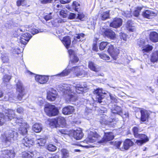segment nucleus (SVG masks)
Wrapping results in <instances>:
<instances>
[{"mask_svg": "<svg viewBox=\"0 0 158 158\" xmlns=\"http://www.w3.org/2000/svg\"><path fill=\"white\" fill-rule=\"evenodd\" d=\"M71 0H60V2L63 4H64L67 3L69 2Z\"/></svg>", "mask_w": 158, "mask_h": 158, "instance_id": "nucleus-63", "label": "nucleus"}, {"mask_svg": "<svg viewBox=\"0 0 158 158\" xmlns=\"http://www.w3.org/2000/svg\"><path fill=\"white\" fill-rule=\"evenodd\" d=\"M31 37V35L29 33H26L22 35L19 41L22 44L26 45Z\"/></svg>", "mask_w": 158, "mask_h": 158, "instance_id": "nucleus-16", "label": "nucleus"}, {"mask_svg": "<svg viewBox=\"0 0 158 158\" xmlns=\"http://www.w3.org/2000/svg\"><path fill=\"white\" fill-rule=\"evenodd\" d=\"M30 31L32 34L33 35H35L36 34L38 33L39 32H41L42 31L40 30L39 31L38 29H36L35 28L32 27L31 28Z\"/></svg>", "mask_w": 158, "mask_h": 158, "instance_id": "nucleus-53", "label": "nucleus"}, {"mask_svg": "<svg viewBox=\"0 0 158 158\" xmlns=\"http://www.w3.org/2000/svg\"><path fill=\"white\" fill-rule=\"evenodd\" d=\"M84 66H75L72 68V71L74 75L77 77H83L88 75L87 72L83 70Z\"/></svg>", "mask_w": 158, "mask_h": 158, "instance_id": "nucleus-6", "label": "nucleus"}, {"mask_svg": "<svg viewBox=\"0 0 158 158\" xmlns=\"http://www.w3.org/2000/svg\"><path fill=\"white\" fill-rule=\"evenodd\" d=\"M133 131L134 135L135 137H137L138 135V128L136 127H134L132 129Z\"/></svg>", "mask_w": 158, "mask_h": 158, "instance_id": "nucleus-54", "label": "nucleus"}, {"mask_svg": "<svg viewBox=\"0 0 158 158\" xmlns=\"http://www.w3.org/2000/svg\"><path fill=\"white\" fill-rule=\"evenodd\" d=\"M83 136V134L81 129L79 128L73 132V137L76 140L81 139Z\"/></svg>", "mask_w": 158, "mask_h": 158, "instance_id": "nucleus-23", "label": "nucleus"}, {"mask_svg": "<svg viewBox=\"0 0 158 158\" xmlns=\"http://www.w3.org/2000/svg\"><path fill=\"white\" fill-rule=\"evenodd\" d=\"M114 136L111 132L105 133V135L102 140L99 141L100 137L96 132L90 131L89 133L88 137L84 141V143H93L97 142L101 143L110 141L114 138Z\"/></svg>", "mask_w": 158, "mask_h": 158, "instance_id": "nucleus-3", "label": "nucleus"}, {"mask_svg": "<svg viewBox=\"0 0 158 158\" xmlns=\"http://www.w3.org/2000/svg\"><path fill=\"white\" fill-rule=\"evenodd\" d=\"M11 76L10 75L8 74H5L2 78L3 82L5 84L8 82L11 79Z\"/></svg>", "mask_w": 158, "mask_h": 158, "instance_id": "nucleus-40", "label": "nucleus"}, {"mask_svg": "<svg viewBox=\"0 0 158 158\" xmlns=\"http://www.w3.org/2000/svg\"><path fill=\"white\" fill-rule=\"evenodd\" d=\"M62 41L67 49L69 47L71 43V40L69 36H67L64 37Z\"/></svg>", "mask_w": 158, "mask_h": 158, "instance_id": "nucleus-28", "label": "nucleus"}, {"mask_svg": "<svg viewBox=\"0 0 158 158\" xmlns=\"http://www.w3.org/2000/svg\"><path fill=\"white\" fill-rule=\"evenodd\" d=\"M110 18V11L103 12L101 14V19L103 20H105Z\"/></svg>", "mask_w": 158, "mask_h": 158, "instance_id": "nucleus-35", "label": "nucleus"}, {"mask_svg": "<svg viewBox=\"0 0 158 158\" xmlns=\"http://www.w3.org/2000/svg\"><path fill=\"white\" fill-rule=\"evenodd\" d=\"M122 24V20L120 18H115L110 24V26L117 28L120 27Z\"/></svg>", "mask_w": 158, "mask_h": 158, "instance_id": "nucleus-17", "label": "nucleus"}, {"mask_svg": "<svg viewBox=\"0 0 158 158\" xmlns=\"http://www.w3.org/2000/svg\"><path fill=\"white\" fill-rule=\"evenodd\" d=\"M24 111L23 108L22 107H20L18 108L17 109V112L19 114H22Z\"/></svg>", "mask_w": 158, "mask_h": 158, "instance_id": "nucleus-61", "label": "nucleus"}, {"mask_svg": "<svg viewBox=\"0 0 158 158\" xmlns=\"http://www.w3.org/2000/svg\"><path fill=\"white\" fill-rule=\"evenodd\" d=\"M137 44V46H139V47L142 49L144 47V46L145 45V41L143 39L138 40Z\"/></svg>", "mask_w": 158, "mask_h": 158, "instance_id": "nucleus-44", "label": "nucleus"}, {"mask_svg": "<svg viewBox=\"0 0 158 158\" xmlns=\"http://www.w3.org/2000/svg\"><path fill=\"white\" fill-rule=\"evenodd\" d=\"M35 77V80L41 84L46 83L48 80V77L45 76L36 75Z\"/></svg>", "mask_w": 158, "mask_h": 158, "instance_id": "nucleus-19", "label": "nucleus"}, {"mask_svg": "<svg viewBox=\"0 0 158 158\" xmlns=\"http://www.w3.org/2000/svg\"><path fill=\"white\" fill-rule=\"evenodd\" d=\"M94 94L96 97V101H97L99 103H101L102 100L104 98L103 94H106L105 91L102 89H97L94 91Z\"/></svg>", "mask_w": 158, "mask_h": 158, "instance_id": "nucleus-11", "label": "nucleus"}, {"mask_svg": "<svg viewBox=\"0 0 158 158\" xmlns=\"http://www.w3.org/2000/svg\"><path fill=\"white\" fill-rule=\"evenodd\" d=\"M46 142V139L43 138H37L36 140V143L40 146H44Z\"/></svg>", "mask_w": 158, "mask_h": 158, "instance_id": "nucleus-37", "label": "nucleus"}, {"mask_svg": "<svg viewBox=\"0 0 158 158\" xmlns=\"http://www.w3.org/2000/svg\"><path fill=\"white\" fill-rule=\"evenodd\" d=\"M16 99L15 97L14 96L13 94L10 93H8L5 95L4 97V100L5 101H9L10 102H13V101Z\"/></svg>", "mask_w": 158, "mask_h": 158, "instance_id": "nucleus-31", "label": "nucleus"}, {"mask_svg": "<svg viewBox=\"0 0 158 158\" xmlns=\"http://www.w3.org/2000/svg\"><path fill=\"white\" fill-rule=\"evenodd\" d=\"M18 136V134L16 131L9 130L5 131L2 135V141L7 143L17 140Z\"/></svg>", "mask_w": 158, "mask_h": 158, "instance_id": "nucleus-4", "label": "nucleus"}, {"mask_svg": "<svg viewBox=\"0 0 158 158\" xmlns=\"http://www.w3.org/2000/svg\"><path fill=\"white\" fill-rule=\"evenodd\" d=\"M85 34L83 33H81L76 34L74 37V40L73 42L74 43L77 41H81L82 38L85 36Z\"/></svg>", "mask_w": 158, "mask_h": 158, "instance_id": "nucleus-32", "label": "nucleus"}, {"mask_svg": "<svg viewBox=\"0 0 158 158\" xmlns=\"http://www.w3.org/2000/svg\"><path fill=\"white\" fill-rule=\"evenodd\" d=\"M44 110L47 114L49 116L57 115L59 113L58 109L54 105L49 104L45 105Z\"/></svg>", "mask_w": 158, "mask_h": 158, "instance_id": "nucleus-5", "label": "nucleus"}, {"mask_svg": "<svg viewBox=\"0 0 158 158\" xmlns=\"http://www.w3.org/2000/svg\"><path fill=\"white\" fill-rule=\"evenodd\" d=\"M68 52L70 56V61L69 62V65L71 63L75 64L78 62L79 59L77 56L75 52L72 50H69Z\"/></svg>", "mask_w": 158, "mask_h": 158, "instance_id": "nucleus-15", "label": "nucleus"}, {"mask_svg": "<svg viewBox=\"0 0 158 158\" xmlns=\"http://www.w3.org/2000/svg\"><path fill=\"white\" fill-rule=\"evenodd\" d=\"M129 21H128L127 24V30L133 32L135 31V27H134L132 26L130 23H129Z\"/></svg>", "mask_w": 158, "mask_h": 158, "instance_id": "nucleus-52", "label": "nucleus"}, {"mask_svg": "<svg viewBox=\"0 0 158 158\" xmlns=\"http://www.w3.org/2000/svg\"><path fill=\"white\" fill-rule=\"evenodd\" d=\"M34 143V139L33 138L26 136L22 140L20 145L22 148H24L25 147H27L33 145Z\"/></svg>", "mask_w": 158, "mask_h": 158, "instance_id": "nucleus-10", "label": "nucleus"}, {"mask_svg": "<svg viewBox=\"0 0 158 158\" xmlns=\"http://www.w3.org/2000/svg\"><path fill=\"white\" fill-rule=\"evenodd\" d=\"M15 117L14 111L11 110H8L6 112L5 115L0 113V125H2L6 121L13 119L15 123L12 124L18 127L19 133L23 135H26L27 133L29 125L27 123H23L22 118L18 119Z\"/></svg>", "mask_w": 158, "mask_h": 158, "instance_id": "nucleus-2", "label": "nucleus"}, {"mask_svg": "<svg viewBox=\"0 0 158 158\" xmlns=\"http://www.w3.org/2000/svg\"><path fill=\"white\" fill-rule=\"evenodd\" d=\"M22 157L24 158H32L33 154L30 152H22Z\"/></svg>", "mask_w": 158, "mask_h": 158, "instance_id": "nucleus-36", "label": "nucleus"}, {"mask_svg": "<svg viewBox=\"0 0 158 158\" xmlns=\"http://www.w3.org/2000/svg\"><path fill=\"white\" fill-rule=\"evenodd\" d=\"M113 144L117 148L119 149L121 148H120V146L122 143V142L120 141H116L113 142Z\"/></svg>", "mask_w": 158, "mask_h": 158, "instance_id": "nucleus-56", "label": "nucleus"}, {"mask_svg": "<svg viewBox=\"0 0 158 158\" xmlns=\"http://www.w3.org/2000/svg\"><path fill=\"white\" fill-rule=\"evenodd\" d=\"M111 111L114 114H118L121 116L123 114L122 108L116 105H114V107H113L111 109Z\"/></svg>", "mask_w": 158, "mask_h": 158, "instance_id": "nucleus-25", "label": "nucleus"}, {"mask_svg": "<svg viewBox=\"0 0 158 158\" xmlns=\"http://www.w3.org/2000/svg\"><path fill=\"white\" fill-rule=\"evenodd\" d=\"M108 44H109L107 42H101L100 44V49L101 50H103L106 46H108Z\"/></svg>", "mask_w": 158, "mask_h": 158, "instance_id": "nucleus-46", "label": "nucleus"}, {"mask_svg": "<svg viewBox=\"0 0 158 158\" xmlns=\"http://www.w3.org/2000/svg\"><path fill=\"white\" fill-rule=\"evenodd\" d=\"M60 16L64 18H66L67 17L68 15L67 10H61L60 11Z\"/></svg>", "mask_w": 158, "mask_h": 158, "instance_id": "nucleus-49", "label": "nucleus"}, {"mask_svg": "<svg viewBox=\"0 0 158 158\" xmlns=\"http://www.w3.org/2000/svg\"><path fill=\"white\" fill-rule=\"evenodd\" d=\"M2 60L3 63H8L9 61L7 55L6 54H3L2 56Z\"/></svg>", "mask_w": 158, "mask_h": 158, "instance_id": "nucleus-43", "label": "nucleus"}, {"mask_svg": "<svg viewBox=\"0 0 158 158\" xmlns=\"http://www.w3.org/2000/svg\"><path fill=\"white\" fill-rule=\"evenodd\" d=\"M133 144L134 143L130 139H126L124 142L123 147L120 148V150L122 151L128 150Z\"/></svg>", "mask_w": 158, "mask_h": 158, "instance_id": "nucleus-20", "label": "nucleus"}, {"mask_svg": "<svg viewBox=\"0 0 158 158\" xmlns=\"http://www.w3.org/2000/svg\"><path fill=\"white\" fill-rule=\"evenodd\" d=\"M99 55L100 57L103 60H109L110 59V57L106 54L102 53L99 54Z\"/></svg>", "mask_w": 158, "mask_h": 158, "instance_id": "nucleus-51", "label": "nucleus"}, {"mask_svg": "<svg viewBox=\"0 0 158 158\" xmlns=\"http://www.w3.org/2000/svg\"><path fill=\"white\" fill-rule=\"evenodd\" d=\"M25 27H26L25 26H22L20 28H19L18 29V31H20L23 32V31H24L26 30L27 31L28 30L27 29H28V30H29V28L26 29Z\"/></svg>", "mask_w": 158, "mask_h": 158, "instance_id": "nucleus-59", "label": "nucleus"}, {"mask_svg": "<svg viewBox=\"0 0 158 158\" xmlns=\"http://www.w3.org/2000/svg\"><path fill=\"white\" fill-rule=\"evenodd\" d=\"M17 4L18 6H25L27 4L25 0H19L17 2Z\"/></svg>", "mask_w": 158, "mask_h": 158, "instance_id": "nucleus-50", "label": "nucleus"}, {"mask_svg": "<svg viewBox=\"0 0 158 158\" xmlns=\"http://www.w3.org/2000/svg\"><path fill=\"white\" fill-rule=\"evenodd\" d=\"M108 52L114 60H116L119 53V49L117 48H114L113 45L110 44H108Z\"/></svg>", "mask_w": 158, "mask_h": 158, "instance_id": "nucleus-9", "label": "nucleus"}, {"mask_svg": "<svg viewBox=\"0 0 158 158\" xmlns=\"http://www.w3.org/2000/svg\"><path fill=\"white\" fill-rule=\"evenodd\" d=\"M114 119L113 116L111 117L108 118V116L105 114H103L101 116L100 118V122L102 124L109 125L110 123L113 122Z\"/></svg>", "mask_w": 158, "mask_h": 158, "instance_id": "nucleus-13", "label": "nucleus"}, {"mask_svg": "<svg viewBox=\"0 0 158 158\" xmlns=\"http://www.w3.org/2000/svg\"><path fill=\"white\" fill-rule=\"evenodd\" d=\"M149 38L152 42H157L158 41V34L154 31L151 32L149 35Z\"/></svg>", "mask_w": 158, "mask_h": 158, "instance_id": "nucleus-29", "label": "nucleus"}, {"mask_svg": "<svg viewBox=\"0 0 158 158\" xmlns=\"http://www.w3.org/2000/svg\"><path fill=\"white\" fill-rule=\"evenodd\" d=\"M153 49L152 46L149 45H145L144 47L142 49L143 52H148L151 51Z\"/></svg>", "mask_w": 158, "mask_h": 158, "instance_id": "nucleus-41", "label": "nucleus"}, {"mask_svg": "<svg viewBox=\"0 0 158 158\" xmlns=\"http://www.w3.org/2000/svg\"><path fill=\"white\" fill-rule=\"evenodd\" d=\"M140 113L141 114V121L144 122L148 120L150 115L149 113L145 110H141Z\"/></svg>", "mask_w": 158, "mask_h": 158, "instance_id": "nucleus-26", "label": "nucleus"}, {"mask_svg": "<svg viewBox=\"0 0 158 158\" xmlns=\"http://www.w3.org/2000/svg\"><path fill=\"white\" fill-rule=\"evenodd\" d=\"M57 94L56 90L51 89L47 93V98L50 101H53L56 98Z\"/></svg>", "mask_w": 158, "mask_h": 158, "instance_id": "nucleus-18", "label": "nucleus"}, {"mask_svg": "<svg viewBox=\"0 0 158 158\" xmlns=\"http://www.w3.org/2000/svg\"><path fill=\"white\" fill-rule=\"evenodd\" d=\"M136 138L140 139L139 140H136L135 142V143L139 145H141L148 141L147 136L144 134H139L136 137Z\"/></svg>", "mask_w": 158, "mask_h": 158, "instance_id": "nucleus-14", "label": "nucleus"}, {"mask_svg": "<svg viewBox=\"0 0 158 158\" xmlns=\"http://www.w3.org/2000/svg\"><path fill=\"white\" fill-rule=\"evenodd\" d=\"M47 149L50 151L53 152L55 151L56 149V147L52 144H48L47 147Z\"/></svg>", "mask_w": 158, "mask_h": 158, "instance_id": "nucleus-47", "label": "nucleus"}, {"mask_svg": "<svg viewBox=\"0 0 158 158\" xmlns=\"http://www.w3.org/2000/svg\"><path fill=\"white\" fill-rule=\"evenodd\" d=\"M151 61L153 63L157 62L158 61V51L152 53L151 56Z\"/></svg>", "mask_w": 158, "mask_h": 158, "instance_id": "nucleus-33", "label": "nucleus"}, {"mask_svg": "<svg viewBox=\"0 0 158 158\" xmlns=\"http://www.w3.org/2000/svg\"><path fill=\"white\" fill-rule=\"evenodd\" d=\"M76 15L74 13H70L69 14V18L70 19H73L75 17Z\"/></svg>", "mask_w": 158, "mask_h": 158, "instance_id": "nucleus-64", "label": "nucleus"}, {"mask_svg": "<svg viewBox=\"0 0 158 158\" xmlns=\"http://www.w3.org/2000/svg\"><path fill=\"white\" fill-rule=\"evenodd\" d=\"M88 67L91 70L96 72H98L101 70V68L100 66L92 61L89 62Z\"/></svg>", "mask_w": 158, "mask_h": 158, "instance_id": "nucleus-22", "label": "nucleus"}, {"mask_svg": "<svg viewBox=\"0 0 158 158\" xmlns=\"http://www.w3.org/2000/svg\"><path fill=\"white\" fill-rule=\"evenodd\" d=\"M15 153L14 150H5L0 152V158H14Z\"/></svg>", "mask_w": 158, "mask_h": 158, "instance_id": "nucleus-12", "label": "nucleus"}, {"mask_svg": "<svg viewBox=\"0 0 158 158\" xmlns=\"http://www.w3.org/2000/svg\"><path fill=\"white\" fill-rule=\"evenodd\" d=\"M142 15L145 18L151 19L156 15V14L152 10H147L143 12Z\"/></svg>", "mask_w": 158, "mask_h": 158, "instance_id": "nucleus-21", "label": "nucleus"}, {"mask_svg": "<svg viewBox=\"0 0 158 158\" xmlns=\"http://www.w3.org/2000/svg\"><path fill=\"white\" fill-rule=\"evenodd\" d=\"M141 9L142 8L141 7H137L133 12V15L136 17H138Z\"/></svg>", "mask_w": 158, "mask_h": 158, "instance_id": "nucleus-45", "label": "nucleus"}, {"mask_svg": "<svg viewBox=\"0 0 158 158\" xmlns=\"http://www.w3.org/2000/svg\"><path fill=\"white\" fill-rule=\"evenodd\" d=\"M36 102L38 105L40 106H43L45 104V101L42 97H39L36 100Z\"/></svg>", "mask_w": 158, "mask_h": 158, "instance_id": "nucleus-39", "label": "nucleus"}, {"mask_svg": "<svg viewBox=\"0 0 158 158\" xmlns=\"http://www.w3.org/2000/svg\"><path fill=\"white\" fill-rule=\"evenodd\" d=\"M16 87L17 91L19 94L16 98L19 101H21L23 97L26 94L24 87L21 81L19 80L17 83Z\"/></svg>", "mask_w": 158, "mask_h": 158, "instance_id": "nucleus-7", "label": "nucleus"}, {"mask_svg": "<svg viewBox=\"0 0 158 158\" xmlns=\"http://www.w3.org/2000/svg\"><path fill=\"white\" fill-rule=\"evenodd\" d=\"M56 120L58 127H63L66 126V123L64 118L59 117L56 118Z\"/></svg>", "mask_w": 158, "mask_h": 158, "instance_id": "nucleus-27", "label": "nucleus"}, {"mask_svg": "<svg viewBox=\"0 0 158 158\" xmlns=\"http://www.w3.org/2000/svg\"><path fill=\"white\" fill-rule=\"evenodd\" d=\"M120 38L121 40L126 41L127 40V35L124 33H121L120 34Z\"/></svg>", "mask_w": 158, "mask_h": 158, "instance_id": "nucleus-57", "label": "nucleus"}, {"mask_svg": "<svg viewBox=\"0 0 158 158\" xmlns=\"http://www.w3.org/2000/svg\"><path fill=\"white\" fill-rule=\"evenodd\" d=\"M52 13H50L48 14L47 15L44 16V19L46 21H47L51 19L52 18Z\"/></svg>", "mask_w": 158, "mask_h": 158, "instance_id": "nucleus-58", "label": "nucleus"}, {"mask_svg": "<svg viewBox=\"0 0 158 158\" xmlns=\"http://www.w3.org/2000/svg\"><path fill=\"white\" fill-rule=\"evenodd\" d=\"M71 71V69H67L64 70L61 73L56 75V76L59 77H64L68 75Z\"/></svg>", "mask_w": 158, "mask_h": 158, "instance_id": "nucleus-34", "label": "nucleus"}, {"mask_svg": "<svg viewBox=\"0 0 158 158\" xmlns=\"http://www.w3.org/2000/svg\"><path fill=\"white\" fill-rule=\"evenodd\" d=\"M109 96L112 102L115 103L118 102V99L115 95L110 94Z\"/></svg>", "mask_w": 158, "mask_h": 158, "instance_id": "nucleus-55", "label": "nucleus"}, {"mask_svg": "<svg viewBox=\"0 0 158 158\" xmlns=\"http://www.w3.org/2000/svg\"><path fill=\"white\" fill-rule=\"evenodd\" d=\"M73 8L76 11H78V9L80 7V4L78 2L74 1L73 2L72 4Z\"/></svg>", "mask_w": 158, "mask_h": 158, "instance_id": "nucleus-48", "label": "nucleus"}, {"mask_svg": "<svg viewBox=\"0 0 158 158\" xmlns=\"http://www.w3.org/2000/svg\"><path fill=\"white\" fill-rule=\"evenodd\" d=\"M85 17V15L83 13H81L78 14L77 17L80 20H81Z\"/></svg>", "mask_w": 158, "mask_h": 158, "instance_id": "nucleus-62", "label": "nucleus"}, {"mask_svg": "<svg viewBox=\"0 0 158 158\" xmlns=\"http://www.w3.org/2000/svg\"><path fill=\"white\" fill-rule=\"evenodd\" d=\"M33 130L36 133L40 132L42 129V125L38 123H36L33 126Z\"/></svg>", "mask_w": 158, "mask_h": 158, "instance_id": "nucleus-30", "label": "nucleus"}, {"mask_svg": "<svg viewBox=\"0 0 158 158\" xmlns=\"http://www.w3.org/2000/svg\"><path fill=\"white\" fill-rule=\"evenodd\" d=\"M49 124L52 127H58V125H57L56 118L50 120Z\"/></svg>", "mask_w": 158, "mask_h": 158, "instance_id": "nucleus-42", "label": "nucleus"}, {"mask_svg": "<svg viewBox=\"0 0 158 158\" xmlns=\"http://www.w3.org/2000/svg\"><path fill=\"white\" fill-rule=\"evenodd\" d=\"M87 85L84 82H77L73 84V87H70L67 84L60 85L57 87V89L59 91L62 92L65 96L67 102L69 103L76 101L78 99L75 92L73 90V88L75 89V92L78 94L82 93L87 90Z\"/></svg>", "mask_w": 158, "mask_h": 158, "instance_id": "nucleus-1", "label": "nucleus"}, {"mask_svg": "<svg viewBox=\"0 0 158 158\" xmlns=\"http://www.w3.org/2000/svg\"><path fill=\"white\" fill-rule=\"evenodd\" d=\"M101 32L103 36L110 39H113L115 37L114 32L110 29L107 28L106 26L101 28Z\"/></svg>", "mask_w": 158, "mask_h": 158, "instance_id": "nucleus-8", "label": "nucleus"}, {"mask_svg": "<svg viewBox=\"0 0 158 158\" xmlns=\"http://www.w3.org/2000/svg\"><path fill=\"white\" fill-rule=\"evenodd\" d=\"M40 1L41 3L43 4L49 3L51 2L52 0H39Z\"/></svg>", "mask_w": 158, "mask_h": 158, "instance_id": "nucleus-60", "label": "nucleus"}, {"mask_svg": "<svg viewBox=\"0 0 158 158\" xmlns=\"http://www.w3.org/2000/svg\"><path fill=\"white\" fill-rule=\"evenodd\" d=\"M74 110L73 107L69 106L63 109L62 113L65 115L70 114L74 112Z\"/></svg>", "mask_w": 158, "mask_h": 158, "instance_id": "nucleus-24", "label": "nucleus"}, {"mask_svg": "<svg viewBox=\"0 0 158 158\" xmlns=\"http://www.w3.org/2000/svg\"><path fill=\"white\" fill-rule=\"evenodd\" d=\"M62 158H68L69 157V152L65 149H62L61 150Z\"/></svg>", "mask_w": 158, "mask_h": 158, "instance_id": "nucleus-38", "label": "nucleus"}]
</instances>
